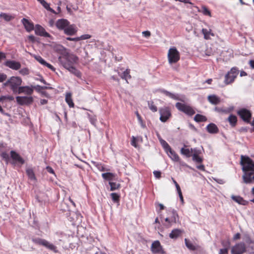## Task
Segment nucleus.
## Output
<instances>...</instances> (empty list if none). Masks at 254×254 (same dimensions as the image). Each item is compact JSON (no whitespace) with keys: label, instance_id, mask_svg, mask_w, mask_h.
<instances>
[{"label":"nucleus","instance_id":"obj_1","mask_svg":"<svg viewBox=\"0 0 254 254\" xmlns=\"http://www.w3.org/2000/svg\"><path fill=\"white\" fill-rule=\"evenodd\" d=\"M241 165L244 172L242 177L244 182L245 184L254 183V162L250 157L242 155Z\"/></svg>","mask_w":254,"mask_h":254},{"label":"nucleus","instance_id":"obj_2","mask_svg":"<svg viewBox=\"0 0 254 254\" xmlns=\"http://www.w3.org/2000/svg\"><path fill=\"white\" fill-rule=\"evenodd\" d=\"M60 64L66 68L65 65L70 66L76 64L78 61V57L75 55L66 52L63 53L58 58Z\"/></svg>","mask_w":254,"mask_h":254},{"label":"nucleus","instance_id":"obj_3","mask_svg":"<svg viewBox=\"0 0 254 254\" xmlns=\"http://www.w3.org/2000/svg\"><path fill=\"white\" fill-rule=\"evenodd\" d=\"M22 82V80L21 77L13 76L10 77L3 85L4 86H9L14 93H17Z\"/></svg>","mask_w":254,"mask_h":254},{"label":"nucleus","instance_id":"obj_4","mask_svg":"<svg viewBox=\"0 0 254 254\" xmlns=\"http://www.w3.org/2000/svg\"><path fill=\"white\" fill-rule=\"evenodd\" d=\"M167 57L170 64H175L180 60V52L176 47H173L169 50Z\"/></svg>","mask_w":254,"mask_h":254},{"label":"nucleus","instance_id":"obj_5","mask_svg":"<svg viewBox=\"0 0 254 254\" xmlns=\"http://www.w3.org/2000/svg\"><path fill=\"white\" fill-rule=\"evenodd\" d=\"M239 70L237 67H233L225 75L224 83L226 85L232 83L239 74Z\"/></svg>","mask_w":254,"mask_h":254},{"label":"nucleus","instance_id":"obj_6","mask_svg":"<svg viewBox=\"0 0 254 254\" xmlns=\"http://www.w3.org/2000/svg\"><path fill=\"white\" fill-rule=\"evenodd\" d=\"M32 241L36 245L43 246L55 253L58 252L57 247L55 245L45 239L40 238H32Z\"/></svg>","mask_w":254,"mask_h":254},{"label":"nucleus","instance_id":"obj_7","mask_svg":"<svg viewBox=\"0 0 254 254\" xmlns=\"http://www.w3.org/2000/svg\"><path fill=\"white\" fill-rule=\"evenodd\" d=\"M175 106L178 110L188 116H191L195 114V111L193 109L187 104L177 102Z\"/></svg>","mask_w":254,"mask_h":254},{"label":"nucleus","instance_id":"obj_8","mask_svg":"<svg viewBox=\"0 0 254 254\" xmlns=\"http://www.w3.org/2000/svg\"><path fill=\"white\" fill-rule=\"evenodd\" d=\"M246 252V247L243 242L237 243L232 247L231 254H243Z\"/></svg>","mask_w":254,"mask_h":254},{"label":"nucleus","instance_id":"obj_9","mask_svg":"<svg viewBox=\"0 0 254 254\" xmlns=\"http://www.w3.org/2000/svg\"><path fill=\"white\" fill-rule=\"evenodd\" d=\"M238 115L244 122L249 123L252 117V114L250 111L248 109L243 108L237 112Z\"/></svg>","mask_w":254,"mask_h":254},{"label":"nucleus","instance_id":"obj_10","mask_svg":"<svg viewBox=\"0 0 254 254\" xmlns=\"http://www.w3.org/2000/svg\"><path fill=\"white\" fill-rule=\"evenodd\" d=\"M160 115V120L163 123L166 122L171 117V113L168 107H163L159 109Z\"/></svg>","mask_w":254,"mask_h":254},{"label":"nucleus","instance_id":"obj_11","mask_svg":"<svg viewBox=\"0 0 254 254\" xmlns=\"http://www.w3.org/2000/svg\"><path fill=\"white\" fill-rule=\"evenodd\" d=\"M36 87L33 85L31 86H20L17 92V94H21L24 93L25 94L29 96H31V95L33 94L34 92V89Z\"/></svg>","mask_w":254,"mask_h":254},{"label":"nucleus","instance_id":"obj_12","mask_svg":"<svg viewBox=\"0 0 254 254\" xmlns=\"http://www.w3.org/2000/svg\"><path fill=\"white\" fill-rule=\"evenodd\" d=\"M16 100L20 105H29L33 102V98L32 96H17Z\"/></svg>","mask_w":254,"mask_h":254},{"label":"nucleus","instance_id":"obj_13","mask_svg":"<svg viewBox=\"0 0 254 254\" xmlns=\"http://www.w3.org/2000/svg\"><path fill=\"white\" fill-rule=\"evenodd\" d=\"M4 64L6 66L15 70L19 69L21 67L20 63L15 61L7 60L4 63Z\"/></svg>","mask_w":254,"mask_h":254},{"label":"nucleus","instance_id":"obj_14","mask_svg":"<svg viewBox=\"0 0 254 254\" xmlns=\"http://www.w3.org/2000/svg\"><path fill=\"white\" fill-rule=\"evenodd\" d=\"M35 33L37 35L45 37H50L51 36L43 27L38 24L35 26Z\"/></svg>","mask_w":254,"mask_h":254},{"label":"nucleus","instance_id":"obj_15","mask_svg":"<svg viewBox=\"0 0 254 254\" xmlns=\"http://www.w3.org/2000/svg\"><path fill=\"white\" fill-rule=\"evenodd\" d=\"M161 92L164 93L167 96H168L170 98L174 100L181 101L182 102L185 101V97H180V95L178 94L172 93L165 90H162Z\"/></svg>","mask_w":254,"mask_h":254},{"label":"nucleus","instance_id":"obj_16","mask_svg":"<svg viewBox=\"0 0 254 254\" xmlns=\"http://www.w3.org/2000/svg\"><path fill=\"white\" fill-rule=\"evenodd\" d=\"M151 251L153 254H158L163 251L162 246L159 241H154L151 245Z\"/></svg>","mask_w":254,"mask_h":254},{"label":"nucleus","instance_id":"obj_17","mask_svg":"<svg viewBox=\"0 0 254 254\" xmlns=\"http://www.w3.org/2000/svg\"><path fill=\"white\" fill-rule=\"evenodd\" d=\"M10 157L15 162H18L21 164H23L25 162L24 159L15 151H10Z\"/></svg>","mask_w":254,"mask_h":254},{"label":"nucleus","instance_id":"obj_18","mask_svg":"<svg viewBox=\"0 0 254 254\" xmlns=\"http://www.w3.org/2000/svg\"><path fill=\"white\" fill-rule=\"evenodd\" d=\"M69 22L64 19L58 20L56 23L57 27L60 30H64L65 28L69 25Z\"/></svg>","mask_w":254,"mask_h":254},{"label":"nucleus","instance_id":"obj_19","mask_svg":"<svg viewBox=\"0 0 254 254\" xmlns=\"http://www.w3.org/2000/svg\"><path fill=\"white\" fill-rule=\"evenodd\" d=\"M77 32V29L74 25H68L64 29V32L67 35H73Z\"/></svg>","mask_w":254,"mask_h":254},{"label":"nucleus","instance_id":"obj_20","mask_svg":"<svg viewBox=\"0 0 254 254\" xmlns=\"http://www.w3.org/2000/svg\"><path fill=\"white\" fill-rule=\"evenodd\" d=\"M21 22L24 25L25 28L28 32L31 31L34 29V25L30 22L28 19L23 18L21 20Z\"/></svg>","mask_w":254,"mask_h":254},{"label":"nucleus","instance_id":"obj_21","mask_svg":"<svg viewBox=\"0 0 254 254\" xmlns=\"http://www.w3.org/2000/svg\"><path fill=\"white\" fill-rule=\"evenodd\" d=\"M68 64L65 65L66 68L65 69H67L70 72L75 75L76 76L78 77H80L81 76V72L77 69L74 66V65H71L70 66H68Z\"/></svg>","mask_w":254,"mask_h":254},{"label":"nucleus","instance_id":"obj_22","mask_svg":"<svg viewBox=\"0 0 254 254\" xmlns=\"http://www.w3.org/2000/svg\"><path fill=\"white\" fill-rule=\"evenodd\" d=\"M183 233V231L179 229L173 230L169 234V237L172 239H177Z\"/></svg>","mask_w":254,"mask_h":254},{"label":"nucleus","instance_id":"obj_23","mask_svg":"<svg viewBox=\"0 0 254 254\" xmlns=\"http://www.w3.org/2000/svg\"><path fill=\"white\" fill-rule=\"evenodd\" d=\"M208 101L213 105H217L220 103V99L215 95H210L208 96Z\"/></svg>","mask_w":254,"mask_h":254},{"label":"nucleus","instance_id":"obj_24","mask_svg":"<svg viewBox=\"0 0 254 254\" xmlns=\"http://www.w3.org/2000/svg\"><path fill=\"white\" fill-rule=\"evenodd\" d=\"M166 152L172 160L176 162H178L179 161L180 158L179 156L171 149V148H169Z\"/></svg>","mask_w":254,"mask_h":254},{"label":"nucleus","instance_id":"obj_25","mask_svg":"<svg viewBox=\"0 0 254 254\" xmlns=\"http://www.w3.org/2000/svg\"><path fill=\"white\" fill-rule=\"evenodd\" d=\"M199 153L200 151L198 150L196 148H194V152L191 155L193 161L197 163H201L202 161V159L199 156Z\"/></svg>","mask_w":254,"mask_h":254},{"label":"nucleus","instance_id":"obj_26","mask_svg":"<svg viewBox=\"0 0 254 254\" xmlns=\"http://www.w3.org/2000/svg\"><path fill=\"white\" fill-rule=\"evenodd\" d=\"M234 108L233 106H231L227 108H222L219 107H215L214 110L215 111L218 113H223L225 114H228L232 112Z\"/></svg>","mask_w":254,"mask_h":254},{"label":"nucleus","instance_id":"obj_27","mask_svg":"<svg viewBox=\"0 0 254 254\" xmlns=\"http://www.w3.org/2000/svg\"><path fill=\"white\" fill-rule=\"evenodd\" d=\"M207 130L210 133H216L218 132L217 127L213 123L209 124L206 127Z\"/></svg>","mask_w":254,"mask_h":254},{"label":"nucleus","instance_id":"obj_28","mask_svg":"<svg viewBox=\"0 0 254 254\" xmlns=\"http://www.w3.org/2000/svg\"><path fill=\"white\" fill-rule=\"evenodd\" d=\"M230 125L232 127H235L237 123V118L234 115H230L227 119Z\"/></svg>","mask_w":254,"mask_h":254},{"label":"nucleus","instance_id":"obj_29","mask_svg":"<svg viewBox=\"0 0 254 254\" xmlns=\"http://www.w3.org/2000/svg\"><path fill=\"white\" fill-rule=\"evenodd\" d=\"M65 101L70 108L74 107V104L73 102L71 93H66L65 95Z\"/></svg>","mask_w":254,"mask_h":254},{"label":"nucleus","instance_id":"obj_30","mask_svg":"<svg viewBox=\"0 0 254 254\" xmlns=\"http://www.w3.org/2000/svg\"><path fill=\"white\" fill-rule=\"evenodd\" d=\"M194 150V148H191L190 149L188 148H182L181 150V153L188 157H189L192 155Z\"/></svg>","mask_w":254,"mask_h":254},{"label":"nucleus","instance_id":"obj_31","mask_svg":"<svg viewBox=\"0 0 254 254\" xmlns=\"http://www.w3.org/2000/svg\"><path fill=\"white\" fill-rule=\"evenodd\" d=\"M26 174L28 177V178L33 181H36V177L34 171L31 168H27L26 170Z\"/></svg>","mask_w":254,"mask_h":254},{"label":"nucleus","instance_id":"obj_32","mask_svg":"<svg viewBox=\"0 0 254 254\" xmlns=\"http://www.w3.org/2000/svg\"><path fill=\"white\" fill-rule=\"evenodd\" d=\"M171 222H173L174 223H176L177 221L179 220V216L177 212V211L173 209H171Z\"/></svg>","mask_w":254,"mask_h":254},{"label":"nucleus","instance_id":"obj_33","mask_svg":"<svg viewBox=\"0 0 254 254\" xmlns=\"http://www.w3.org/2000/svg\"><path fill=\"white\" fill-rule=\"evenodd\" d=\"M232 199L240 204L245 205L246 201L240 196L232 195Z\"/></svg>","mask_w":254,"mask_h":254},{"label":"nucleus","instance_id":"obj_34","mask_svg":"<svg viewBox=\"0 0 254 254\" xmlns=\"http://www.w3.org/2000/svg\"><path fill=\"white\" fill-rule=\"evenodd\" d=\"M122 79H125L126 82L128 83L127 79L131 78V75H130V70L127 69L124 71L123 74L121 75Z\"/></svg>","mask_w":254,"mask_h":254},{"label":"nucleus","instance_id":"obj_35","mask_svg":"<svg viewBox=\"0 0 254 254\" xmlns=\"http://www.w3.org/2000/svg\"><path fill=\"white\" fill-rule=\"evenodd\" d=\"M198 12H201L203 15L211 16L210 11L205 6H202L201 9L198 10Z\"/></svg>","mask_w":254,"mask_h":254},{"label":"nucleus","instance_id":"obj_36","mask_svg":"<svg viewBox=\"0 0 254 254\" xmlns=\"http://www.w3.org/2000/svg\"><path fill=\"white\" fill-rule=\"evenodd\" d=\"M185 245L186 247L191 251H194L196 250L195 246L187 239H185Z\"/></svg>","mask_w":254,"mask_h":254},{"label":"nucleus","instance_id":"obj_37","mask_svg":"<svg viewBox=\"0 0 254 254\" xmlns=\"http://www.w3.org/2000/svg\"><path fill=\"white\" fill-rule=\"evenodd\" d=\"M194 120L196 122H202L206 121L207 119L203 115L196 114L194 117Z\"/></svg>","mask_w":254,"mask_h":254},{"label":"nucleus","instance_id":"obj_38","mask_svg":"<svg viewBox=\"0 0 254 254\" xmlns=\"http://www.w3.org/2000/svg\"><path fill=\"white\" fill-rule=\"evenodd\" d=\"M159 141L163 146V147L164 148V149L166 150V151H168V149L170 148V146L168 144V143L164 140H163L162 138H161L160 136L158 135Z\"/></svg>","mask_w":254,"mask_h":254},{"label":"nucleus","instance_id":"obj_39","mask_svg":"<svg viewBox=\"0 0 254 254\" xmlns=\"http://www.w3.org/2000/svg\"><path fill=\"white\" fill-rule=\"evenodd\" d=\"M102 177L105 180L111 181L115 177V175L112 173H105L102 174Z\"/></svg>","mask_w":254,"mask_h":254},{"label":"nucleus","instance_id":"obj_40","mask_svg":"<svg viewBox=\"0 0 254 254\" xmlns=\"http://www.w3.org/2000/svg\"><path fill=\"white\" fill-rule=\"evenodd\" d=\"M0 17L3 18L6 21H10L14 18L13 16L5 13H1Z\"/></svg>","mask_w":254,"mask_h":254},{"label":"nucleus","instance_id":"obj_41","mask_svg":"<svg viewBox=\"0 0 254 254\" xmlns=\"http://www.w3.org/2000/svg\"><path fill=\"white\" fill-rule=\"evenodd\" d=\"M91 163L95 166L100 171H104L105 170L104 167L100 163L94 161H91Z\"/></svg>","mask_w":254,"mask_h":254},{"label":"nucleus","instance_id":"obj_42","mask_svg":"<svg viewBox=\"0 0 254 254\" xmlns=\"http://www.w3.org/2000/svg\"><path fill=\"white\" fill-rule=\"evenodd\" d=\"M202 33L204 35V38L205 39H210V35H211L213 36V34H211V32L208 30L206 29H202Z\"/></svg>","mask_w":254,"mask_h":254},{"label":"nucleus","instance_id":"obj_43","mask_svg":"<svg viewBox=\"0 0 254 254\" xmlns=\"http://www.w3.org/2000/svg\"><path fill=\"white\" fill-rule=\"evenodd\" d=\"M165 222H163L162 221V223L166 228L170 227L172 225V224L174 223L171 222V218L169 217H167L165 219Z\"/></svg>","mask_w":254,"mask_h":254},{"label":"nucleus","instance_id":"obj_44","mask_svg":"<svg viewBox=\"0 0 254 254\" xmlns=\"http://www.w3.org/2000/svg\"><path fill=\"white\" fill-rule=\"evenodd\" d=\"M148 105L149 108L153 112H155L157 111V107L154 104L153 101H148Z\"/></svg>","mask_w":254,"mask_h":254},{"label":"nucleus","instance_id":"obj_45","mask_svg":"<svg viewBox=\"0 0 254 254\" xmlns=\"http://www.w3.org/2000/svg\"><path fill=\"white\" fill-rule=\"evenodd\" d=\"M109 185L111 187V190L112 191L117 190L120 187V185L116 183L110 182Z\"/></svg>","mask_w":254,"mask_h":254},{"label":"nucleus","instance_id":"obj_46","mask_svg":"<svg viewBox=\"0 0 254 254\" xmlns=\"http://www.w3.org/2000/svg\"><path fill=\"white\" fill-rule=\"evenodd\" d=\"M33 57L34 59L38 61L39 63H40L43 65L45 63L46 61L40 56L34 55Z\"/></svg>","mask_w":254,"mask_h":254},{"label":"nucleus","instance_id":"obj_47","mask_svg":"<svg viewBox=\"0 0 254 254\" xmlns=\"http://www.w3.org/2000/svg\"><path fill=\"white\" fill-rule=\"evenodd\" d=\"M5 100L12 101L14 100V97L13 96L10 95L2 96L0 97V102H3Z\"/></svg>","mask_w":254,"mask_h":254},{"label":"nucleus","instance_id":"obj_48","mask_svg":"<svg viewBox=\"0 0 254 254\" xmlns=\"http://www.w3.org/2000/svg\"><path fill=\"white\" fill-rule=\"evenodd\" d=\"M40 3L47 10L54 12V10L50 8L49 4L44 0H43L42 1H41Z\"/></svg>","mask_w":254,"mask_h":254},{"label":"nucleus","instance_id":"obj_49","mask_svg":"<svg viewBox=\"0 0 254 254\" xmlns=\"http://www.w3.org/2000/svg\"><path fill=\"white\" fill-rule=\"evenodd\" d=\"M19 72L22 75H26L29 74V70L27 67H24L21 69Z\"/></svg>","mask_w":254,"mask_h":254},{"label":"nucleus","instance_id":"obj_50","mask_svg":"<svg viewBox=\"0 0 254 254\" xmlns=\"http://www.w3.org/2000/svg\"><path fill=\"white\" fill-rule=\"evenodd\" d=\"M111 196L112 200L114 202H118L119 201L120 196L116 193H112Z\"/></svg>","mask_w":254,"mask_h":254},{"label":"nucleus","instance_id":"obj_51","mask_svg":"<svg viewBox=\"0 0 254 254\" xmlns=\"http://www.w3.org/2000/svg\"><path fill=\"white\" fill-rule=\"evenodd\" d=\"M1 156L7 163H8L9 159V155L6 152H2L1 154Z\"/></svg>","mask_w":254,"mask_h":254},{"label":"nucleus","instance_id":"obj_52","mask_svg":"<svg viewBox=\"0 0 254 254\" xmlns=\"http://www.w3.org/2000/svg\"><path fill=\"white\" fill-rule=\"evenodd\" d=\"M43 65L47 67L48 68H49V69H50L51 70H52L53 71H56V68L52 65L47 63L46 62H45V63Z\"/></svg>","mask_w":254,"mask_h":254},{"label":"nucleus","instance_id":"obj_53","mask_svg":"<svg viewBox=\"0 0 254 254\" xmlns=\"http://www.w3.org/2000/svg\"><path fill=\"white\" fill-rule=\"evenodd\" d=\"M245 240L246 243H247L249 245H250L251 243H252L254 242V241H253L250 238V237L248 235H246L245 236Z\"/></svg>","mask_w":254,"mask_h":254},{"label":"nucleus","instance_id":"obj_54","mask_svg":"<svg viewBox=\"0 0 254 254\" xmlns=\"http://www.w3.org/2000/svg\"><path fill=\"white\" fill-rule=\"evenodd\" d=\"M91 38V35L89 34H84L82 35L79 37L80 40H83L86 39H88Z\"/></svg>","mask_w":254,"mask_h":254},{"label":"nucleus","instance_id":"obj_55","mask_svg":"<svg viewBox=\"0 0 254 254\" xmlns=\"http://www.w3.org/2000/svg\"><path fill=\"white\" fill-rule=\"evenodd\" d=\"M219 254H228V248L221 249L219 250Z\"/></svg>","mask_w":254,"mask_h":254},{"label":"nucleus","instance_id":"obj_56","mask_svg":"<svg viewBox=\"0 0 254 254\" xmlns=\"http://www.w3.org/2000/svg\"><path fill=\"white\" fill-rule=\"evenodd\" d=\"M172 180L173 181V183L174 184V185H175V186H176L177 191H180V190H181V188H180L179 185H178L177 182L174 180V179L173 178H172Z\"/></svg>","mask_w":254,"mask_h":254},{"label":"nucleus","instance_id":"obj_57","mask_svg":"<svg viewBox=\"0 0 254 254\" xmlns=\"http://www.w3.org/2000/svg\"><path fill=\"white\" fill-rule=\"evenodd\" d=\"M7 78V75L4 73H0V82H3Z\"/></svg>","mask_w":254,"mask_h":254},{"label":"nucleus","instance_id":"obj_58","mask_svg":"<svg viewBox=\"0 0 254 254\" xmlns=\"http://www.w3.org/2000/svg\"><path fill=\"white\" fill-rule=\"evenodd\" d=\"M153 174L157 179H160L161 178V172L160 171H154L153 172Z\"/></svg>","mask_w":254,"mask_h":254},{"label":"nucleus","instance_id":"obj_59","mask_svg":"<svg viewBox=\"0 0 254 254\" xmlns=\"http://www.w3.org/2000/svg\"><path fill=\"white\" fill-rule=\"evenodd\" d=\"M143 36L145 37L148 38L151 35V33L149 31H145L142 32Z\"/></svg>","mask_w":254,"mask_h":254},{"label":"nucleus","instance_id":"obj_60","mask_svg":"<svg viewBox=\"0 0 254 254\" xmlns=\"http://www.w3.org/2000/svg\"><path fill=\"white\" fill-rule=\"evenodd\" d=\"M66 40L68 41H80V38H79V37H76V38L67 37Z\"/></svg>","mask_w":254,"mask_h":254},{"label":"nucleus","instance_id":"obj_61","mask_svg":"<svg viewBox=\"0 0 254 254\" xmlns=\"http://www.w3.org/2000/svg\"><path fill=\"white\" fill-rule=\"evenodd\" d=\"M5 58L6 54L4 53L0 52V63Z\"/></svg>","mask_w":254,"mask_h":254},{"label":"nucleus","instance_id":"obj_62","mask_svg":"<svg viewBox=\"0 0 254 254\" xmlns=\"http://www.w3.org/2000/svg\"><path fill=\"white\" fill-rule=\"evenodd\" d=\"M248 250H250V251H254V242L249 245Z\"/></svg>","mask_w":254,"mask_h":254},{"label":"nucleus","instance_id":"obj_63","mask_svg":"<svg viewBox=\"0 0 254 254\" xmlns=\"http://www.w3.org/2000/svg\"><path fill=\"white\" fill-rule=\"evenodd\" d=\"M46 169L48 172H49L51 174L54 173V170L51 167H49V166L47 167Z\"/></svg>","mask_w":254,"mask_h":254},{"label":"nucleus","instance_id":"obj_64","mask_svg":"<svg viewBox=\"0 0 254 254\" xmlns=\"http://www.w3.org/2000/svg\"><path fill=\"white\" fill-rule=\"evenodd\" d=\"M240 238V234L238 233L234 235V236L233 237V240H237L239 239Z\"/></svg>","mask_w":254,"mask_h":254}]
</instances>
